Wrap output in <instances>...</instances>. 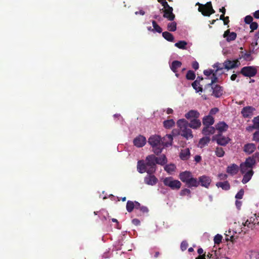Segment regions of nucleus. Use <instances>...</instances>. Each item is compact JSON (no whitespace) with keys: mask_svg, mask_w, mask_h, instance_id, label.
<instances>
[{"mask_svg":"<svg viewBox=\"0 0 259 259\" xmlns=\"http://www.w3.org/2000/svg\"><path fill=\"white\" fill-rule=\"evenodd\" d=\"M192 86L197 93L202 92L203 89L200 86V80L198 79L195 80L192 83Z\"/></svg>","mask_w":259,"mask_h":259,"instance_id":"obj_32","label":"nucleus"},{"mask_svg":"<svg viewBox=\"0 0 259 259\" xmlns=\"http://www.w3.org/2000/svg\"><path fill=\"white\" fill-rule=\"evenodd\" d=\"M240 73L246 77H251L254 76L257 73V69L253 66L243 67Z\"/></svg>","mask_w":259,"mask_h":259,"instance_id":"obj_6","label":"nucleus"},{"mask_svg":"<svg viewBox=\"0 0 259 259\" xmlns=\"http://www.w3.org/2000/svg\"><path fill=\"white\" fill-rule=\"evenodd\" d=\"M229 128L228 125L224 121H220L215 125V129L218 131V134L226 132Z\"/></svg>","mask_w":259,"mask_h":259,"instance_id":"obj_14","label":"nucleus"},{"mask_svg":"<svg viewBox=\"0 0 259 259\" xmlns=\"http://www.w3.org/2000/svg\"><path fill=\"white\" fill-rule=\"evenodd\" d=\"M245 166H247L250 168V170H253V166L255 164V160L253 157H249L246 159L245 161L242 163Z\"/></svg>","mask_w":259,"mask_h":259,"instance_id":"obj_23","label":"nucleus"},{"mask_svg":"<svg viewBox=\"0 0 259 259\" xmlns=\"http://www.w3.org/2000/svg\"><path fill=\"white\" fill-rule=\"evenodd\" d=\"M134 201L128 200L126 203V209L128 212H131L135 208Z\"/></svg>","mask_w":259,"mask_h":259,"instance_id":"obj_37","label":"nucleus"},{"mask_svg":"<svg viewBox=\"0 0 259 259\" xmlns=\"http://www.w3.org/2000/svg\"><path fill=\"white\" fill-rule=\"evenodd\" d=\"M253 170H249V171H248L246 173H244L243 174V177L242 180V183L244 184H246L247 182H248L250 179H251L253 175Z\"/></svg>","mask_w":259,"mask_h":259,"instance_id":"obj_28","label":"nucleus"},{"mask_svg":"<svg viewBox=\"0 0 259 259\" xmlns=\"http://www.w3.org/2000/svg\"><path fill=\"white\" fill-rule=\"evenodd\" d=\"M212 95L216 98L220 97L223 94V89L220 85L212 86Z\"/></svg>","mask_w":259,"mask_h":259,"instance_id":"obj_15","label":"nucleus"},{"mask_svg":"<svg viewBox=\"0 0 259 259\" xmlns=\"http://www.w3.org/2000/svg\"><path fill=\"white\" fill-rule=\"evenodd\" d=\"M222 235L220 234L216 235L213 239L214 244H219L222 242Z\"/></svg>","mask_w":259,"mask_h":259,"instance_id":"obj_48","label":"nucleus"},{"mask_svg":"<svg viewBox=\"0 0 259 259\" xmlns=\"http://www.w3.org/2000/svg\"><path fill=\"white\" fill-rule=\"evenodd\" d=\"M258 27V24L256 22H252L250 24V28L251 29V32L253 31L256 30Z\"/></svg>","mask_w":259,"mask_h":259,"instance_id":"obj_55","label":"nucleus"},{"mask_svg":"<svg viewBox=\"0 0 259 259\" xmlns=\"http://www.w3.org/2000/svg\"><path fill=\"white\" fill-rule=\"evenodd\" d=\"M218 177L221 180H225L227 179L228 176L225 174H220L218 175Z\"/></svg>","mask_w":259,"mask_h":259,"instance_id":"obj_61","label":"nucleus"},{"mask_svg":"<svg viewBox=\"0 0 259 259\" xmlns=\"http://www.w3.org/2000/svg\"><path fill=\"white\" fill-rule=\"evenodd\" d=\"M190 122H188V126L193 129H197L199 128L201 125V121L198 119H192L190 120Z\"/></svg>","mask_w":259,"mask_h":259,"instance_id":"obj_19","label":"nucleus"},{"mask_svg":"<svg viewBox=\"0 0 259 259\" xmlns=\"http://www.w3.org/2000/svg\"><path fill=\"white\" fill-rule=\"evenodd\" d=\"M192 173L189 171H185L180 173L179 174V178L181 181L185 183V184L186 183L192 178Z\"/></svg>","mask_w":259,"mask_h":259,"instance_id":"obj_13","label":"nucleus"},{"mask_svg":"<svg viewBox=\"0 0 259 259\" xmlns=\"http://www.w3.org/2000/svg\"><path fill=\"white\" fill-rule=\"evenodd\" d=\"M176 168V167L175 164H170L166 165L165 166L164 169L167 172L170 173L171 172L174 171L175 170Z\"/></svg>","mask_w":259,"mask_h":259,"instance_id":"obj_43","label":"nucleus"},{"mask_svg":"<svg viewBox=\"0 0 259 259\" xmlns=\"http://www.w3.org/2000/svg\"><path fill=\"white\" fill-rule=\"evenodd\" d=\"M188 246V243L186 241H183L181 244V249L182 251L185 250Z\"/></svg>","mask_w":259,"mask_h":259,"instance_id":"obj_56","label":"nucleus"},{"mask_svg":"<svg viewBox=\"0 0 259 259\" xmlns=\"http://www.w3.org/2000/svg\"><path fill=\"white\" fill-rule=\"evenodd\" d=\"M133 143L135 146L141 148L146 144V139L142 135H139L134 139Z\"/></svg>","mask_w":259,"mask_h":259,"instance_id":"obj_11","label":"nucleus"},{"mask_svg":"<svg viewBox=\"0 0 259 259\" xmlns=\"http://www.w3.org/2000/svg\"><path fill=\"white\" fill-rule=\"evenodd\" d=\"M204 5L200 6V7L198 8V10L199 12H201V14L203 15L205 12H208V10L207 9L206 7L203 6Z\"/></svg>","mask_w":259,"mask_h":259,"instance_id":"obj_53","label":"nucleus"},{"mask_svg":"<svg viewBox=\"0 0 259 259\" xmlns=\"http://www.w3.org/2000/svg\"><path fill=\"white\" fill-rule=\"evenodd\" d=\"M185 117L189 120L192 119H198L200 116V113L198 111L195 110H191L185 114Z\"/></svg>","mask_w":259,"mask_h":259,"instance_id":"obj_17","label":"nucleus"},{"mask_svg":"<svg viewBox=\"0 0 259 259\" xmlns=\"http://www.w3.org/2000/svg\"><path fill=\"white\" fill-rule=\"evenodd\" d=\"M167 29L169 31H175L177 29V23L172 22L167 24Z\"/></svg>","mask_w":259,"mask_h":259,"instance_id":"obj_42","label":"nucleus"},{"mask_svg":"<svg viewBox=\"0 0 259 259\" xmlns=\"http://www.w3.org/2000/svg\"><path fill=\"white\" fill-rule=\"evenodd\" d=\"M248 223H249V221L248 220V219L244 223L242 222V225L243 226V227H242L240 228V231H238L239 233H240L242 232H243L244 233H245L246 232V231H247V229L245 227H247L248 228H250L249 226Z\"/></svg>","mask_w":259,"mask_h":259,"instance_id":"obj_41","label":"nucleus"},{"mask_svg":"<svg viewBox=\"0 0 259 259\" xmlns=\"http://www.w3.org/2000/svg\"><path fill=\"white\" fill-rule=\"evenodd\" d=\"M240 171L242 174L246 173L248 171H249L250 168H249L247 166H245V165L243 163L240 164Z\"/></svg>","mask_w":259,"mask_h":259,"instance_id":"obj_50","label":"nucleus"},{"mask_svg":"<svg viewBox=\"0 0 259 259\" xmlns=\"http://www.w3.org/2000/svg\"><path fill=\"white\" fill-rule=\"evenodd\" d=\"M163 12V17L169 21H173L175 18V15L173 13V8L170 7L166 9H161Z\"/></svg>","mask_w":259,"mask_h":259,"instance_id":"obj_10","label":"nucleus"},{"mask_svg":"<svg viewBox=\"0 0 259 259\" xmlns=\"http://www.w3.org/2000/svg\"><path fill=\"white\" fill-rule=\"evenodd\" d=\"M244 190L243 189H240L239 192L236 194L235 198L236 199H241L243 198L244 195Z\"/></svg>","mask_w":259,"mask_h":259,"instance_id":"obj_52","label":"nucleus"},{"mask_svg":"<svg viewBox=\"0 0 259 259\" xmlns=\"http://www.w3.org/2000/svg\"><path fill=\"white\" fill-rule=\"evenodd\" d=\"M182 66V63L179 61H174L171 65H170V69L171 70L175 73H176V75L178 77L179 74L177 73V69L181 67Z\"/></svg>","mask_w":259,"mask_h":259,"instance_id":"obj_25","label":"nucleus"},{"mask_svg":"<svg viewBox=\"0 0 259 259\" xmlns=\"http://www.w3.org/2000/svg\"><path fill=\"white\" fill-rule=\"evenodd\" d=\"M187 42L185 40H180L175 44V46L182 50L187 49Z\"/></svg>","mask_w":259,"mask_h":259,"instance_id":"obj_35","label":"nucleus"},{"mask_svg":"<svg viewBox=\"0 0 259 259\" xmlns=\"http://www.w3.org/2000/svg\"><path fill=\"white\" fill-rule=\"evenodd\" d=\"M137 170L140 174L146 172L147 174L154 173L156 170V161L155 155L147 156L145 161L139 160L137 162Z\"/></svg>","mask_w":259,"mask_h":259,"instance_id":"obj_1","label":"nucleus"},{"mask_svg":"<svg viewBox=\"0 0 259 259\" xmlns=\"http://www.w3.org/2000/svg\"><path fill=\"white\" fill-rule=\"evenodd\" d=\"M196 75L195 72L192 70H189L186 75L188 80H193L195 78Z\"/></svg>","mask_w":259,"mask_h":259,"instance_id":"obj_39","label":"nucleus"},{"mask_svg":"<svg viewBox=\"0 0 259 259\" xmlns=\"http://www.w3.org/2000/svg\"><path fill=\"white\" fill-rule=\"evenodd\" d=\"M248 220L249 221L248 224H249V228L251 229H253L254 228V223L255 222H254V214H253V217H251L249 218V219H248Z\"/></svg>","mask_w":259,"mask_h":259,"instance_id":"obj_51","label":"nucleus"},{"mask_svg":"<svg viewBox=\"0 0 259 259\" xmlns=\"http://www.w3.org/2000/svg\"><path fill=\"white\" fill-rule=\"evenodd\" d=\"M162 36L167 41L173 42L174 41V37L173 35L168 31L162 32Z\"/></svg>","mask_w":259,"mask_h":259,"instance_id":"obj_34","label":"nucleus"},{"mask_svg":"<svg viewBox=\"0 0 259 259\" xmlns=\"http://www.w3.org/2000/svg\"><path fill=\"white\" fill-rule=\"evenodd\" d=\"M163 126L166 129L171 128L175 125V122L173 119H167L163 121Z\"/></svg>","mask_w":259,"mask_h":259,"instance_id":"obj_33","label":"nucleus"},{"mask_svg":"<svg viewBox=\"0 0 259 259\" xmlns=\"http://www.w3.org/2000/svg\"><path fill=\"white\" fill-rule=\"evenodd\" d=\"M186 185L188 188L197 187L199 185V182L198 181V180L196 178H193L192 176V178L186 183Z\"/></svg>","mask_w":259,"mask_h":259,"instance_id":"obj_24","label":"nucleus"},{"mask_svg":"<svg viewBox=\"0 0 259 259\" xmlns=\"http://www.w3.org/2000/svg\"><path fill=\"white\" fill-rule=\"evenodd\" d=\"M212 140L215 141L219 145L225 146L230 142L231 139L222 134H218L212 137Z\"/></svg>","mask_w":259,"mask_h":259,"instance_id":"obj_5","label":"nucleus"},{"mask_svg":"<svg viewBox=\"0 0 259 259\" xmlns=\"http://www.w3.org/2000/svg\"><path fill=\"white\" fill-rule=\"evenodd\" d=\"M173 141L172 136L171 135H166L163 137L162 142L164 143V147H167L168 145H171Z\"/></svg>","mask_w":259,"mask_h":259,"instance_id":"obj_29","label":"nucleus"},{"mask_svg":"<svg viewBox=\"0 0 259 259\" xmlns=\"http://www.w3.org/2000/svg\"><path fill=\"white\" fill-rule=\"evenodd\" d=\"M215 155L219 157H222L225 154V151L222 147H217L215 150Z\"/></svg>","mask_w":259,"mask_h":259,"instance_id":"obj_38","label":"nucleus"},{"mask_svg":"<svg viewBox=\"0 0 259 259\" xmlns=\"http://www.w3.org/2000/svg\"><path fill=\"white\" fill-rule=\"evenodd\" d=\"M192 67L195 70H197L199 68V64L197 61H194L192 64Z\"/></svg>","mask_w":259,"mask_h":259,"instance_id":"obj_62","label":"nucleus"},{"mask_svg":"<svg viewBox=\"0 0 259 259\" xmlns=\"http://www.w3.org/2000/svg\"><path fill=\"white\" fill-rule=\"evenodd\" d=\"M216 186L219 188H221L224 190H229L230 189V185L228 181H226L223 182H218L216 184Z\"/></svg>","mask_w":259,"mask_h":259,"instance_id":"obj_30","label":"nucleus"},{"mask_svg":"<svg viewBox=\"0 0 259 259\" xmlns=\"http://www.w3.org/2000/svg\"><path fill=\"white\" fill-rule=\"evenodd\" d=\"M204 6H205V7H206L207 9L208 10V12H207V13L205 12L204 14H203V16L209 17L211 14H213L215 13V11L212 8L211 2H207L205 4H204Z\"/></svg>","mask_w":259,"mask_h":259,"instance_id":"obj_26","label":"nucleus"},{"mask_svg":"<svg viewBox=\"0 0 259 259\" xmlns=\"http://www.w3.org/2000/svg\"><path fill=\"white\" fill-rule=\"evenodd\" d=\"M163 183L165 186L169 187L174 190H178L182 186L180 181L174 180L171 177H166L163 180Z\"/></svg>","mask_w":259,"mask_h":259,"instance_id":"obj_4","label":"nucleus"},{"mask_svg":"<svg viewBox=\"0 0 259 259\" xmlns=\"http://www.w3.org/2000/svg\"><path fill=\"white\" fill-rule=\"evenodd\" d=\"M191 194V191L190 189L187 188H185L182 189L180 193V195L181 196H184L185 195H190Z\"/></svg>","mask_w":259,"mask_h":259,"instance_id":"obj_49","label":"nucleus"},{"mask_svg":"<svg viewBox=\"0 0 259 259\" xmlns=\"http://www.w3.org/2000/svg\"><path fill=\"white\" fill-rule=\"evenodd\" d=\"M252 122L253 128L254 129H259V115L253 118Z\"/></svg>","mask_w":259,"mask_h":259,"instance_id":"obj_44","label":"nucleus"},{"mask_svg":"<svg viewBox=\"0 0 259 259\" xmlns=\"http://www.w3.org/2000/svg\"><path fill=\"white\" fill-rule=\"evenodd\" d=\"M134 202L135 204V209L136 210H138L139 208L141 206L140 203L136 201H134Z\"/></svg>","mask_w":259,"mask_h":259,"instance_id":"obj_64","label":"nucleus"},{"mask_svg":"<svg viewBox=\"0 0 259 259\" xmlns=\"http://www.w3.org/2000/svg\"><path fill=\"white\" fill-rule=\"evenodd\" d=\"M215 130V127L211 126H204L202 129V133L205 136L208 137V136L214 134Z\"/></svg>","mask_w":259,"mask_h":259,"instance_id":"obj_21","label":"nucleus"},{"mask_svg":"<svg viewBox=\"0 0 259 259\" xmlns=\"http://www.w3.org/2000/svg\"><path fill=\"white\" fill-rule=\"evenodd\" d=\"M255 108L251 106H246L242 108L241 114L244 118H251L253 114Z\"/></svg>","mask_w":259,"mask_h":259,"instance_id":"obj_9","label":"nucleus"},{"mask_svg":"<svg viewBox=\"0 0 259 259\" xmlns=\"http://www.w3.org/2000/svg\"><path fill=\"white\" fill-rule=\"evenodd\" d=\"M198 182H199V185L202 187L208 188L210 184L211 180L210 177L205 175L199 177L198 178Z\"/></svg>","mask_w":259,"mask_h":259,"instance_id":"obj_12","label":"nucleus"},{"mask_svg":"<svg viewBox=\"0 0 259 259\" xmlns=\"http://www.w3.org/2000/svg\"><path fill=\"white\" fill-rule=\"evenodd\" d=\"M152 23L153 27V29L152 30V31H155L158 33L162 32V28L157 24L155 21L153 20Z\"/></svg>","mask_w":259,"mask_h":259,"instance_id":"obj_40","label":"nucleus"},{"mask_svg":"<svg viewBox=\"0 0 259 259\" xmlns=\"http://www.w3.org/2000/svg\"><path fill=\"white\" fill-rule=\"evenodd\" d=\"M154 173L147 174L144 178V183L148 185L154 186L158 182L157 178L153 175Z\"/></svg>","mask_w":259,"mask_h":259,"instance_id":"obj_8","label":"nucleus"},{"mask_svg":"<svg viewBox=\"0 0 259 259\" xmlns=\"http://www.w3.org/2000/svg\"><path fill=\"white\" fill-rule=\"evenodd\" d=\"M156 158V164L163 165L166 164L167 162V158L165 155L163 154L159 157H157L155 156Z\"/></svg>","mask_w":259,"mask_h":259,"instance_id":"obj_31","label":"nucleus"},{"mask_svg":"<svg viewBox=\"0 0 259 259\" xmlns=\"http://www.w3.org/2000/svg\"><path fill=\"white\" fill-rule=\"evenodd\" d=\"M223 37L226 38L228 42L235 40L237 37V34L234 32H230V30L228 29L224 32Z\"/></svg>","mask_w":259,"mask_h":259,"instance_id":"obj_16","label":"nucleus"},{"mask_svg":"<svg viewBox=\"0 0 259 259\" xmlns=\"http://www.w3.org/2000/svg\"><path fill=\"white\" fill-rule=\"evenodd\" d=\"M256 149V146L253 143H248L244 146L243 151L248 154L253 153Z\"/></svg>","mask_w":259,"mask_h":259,"instance_id":"obj_20","label":"nucleus"},{"mask_svg":"<svg viewBox=\"0 0 259 259\" xmlns=\"http://www.w3.org/2000/svg\"><path fill=\"white\" fill-rule=\"evenodd\" d=\"M253 140L259 142V131L255 132L253 135Z\"/></svg>","mask_w":259,"mask_h":259,"instance_id":"obj_58","label":"nucleus"},{"mask_svg":"<svg viewBox=\"0 0 259 259\" xmlns=\"http://www.w3.org/2000/svg\"><path fill=\"white\" fill-rule=\"evenodd\" d=\"M213 70L212 69H208V70H204L203 71V73L205 76H208L210 75L211 74H212L213 73Z\"/></svg>","mask_w":259,"mask_h":259,"instance_id":"obj_60","label":"nucleus"},{"mask_svg":"<svg viewBox=\"0 0 259 259\" xmlns=\"http://www.w3.org/2000/svg\"><path fill=\"white\" fill-rule=\"evenodd\" d=\"M214 118L210 115L205 116L203 118L202 123L204 126H209L214 123Z\"/></svg>","mask_w":259,"mask_h":259,"instance_id":"obj_22","label":"nucleus"},{"mask_svg":"<svg viewBox=\"0 0 259 259\" xmlns=\"http://www.w3.org/2000/svg\"><path fill=\"white\" fill-rule=\"evenodd\" d=\"M138 210L143 214L148 212V208L144 206H141Z\"/></svg>","mask_w":259,"mask_h":259,"instance_id":"obj_59","label":"nucleus"},{"mask_svg":"<svg viewBox=\"0 0 259 259\" xmlns=\"http://www.w3.org/2000/svg\"><path fill=\"white\" fill-rule=\"evenodd\" d=\"M159 3L161 4V5L163 7L162 9H166L170 7V6L168 4L167 2L163 0H161V2H159Z\"/></svg>","mask_w":259,"mask_h":259,"instance_id":"obj_57","label":"nucleus"},{"mask_svg":"<svg viewBox=\"0 0 259 259\" xmlns=\"http://www.w3.org/2000/svg\"><path fill=\"white\" fill-rule=\"evenodd\" d=\"M211 80V82L208 84V86L212 85L213 83L218 82V78L217 76V72H214L213 73H212Z\"/></svg>","mask_w":259,"mask_h":259,"instance_id":"obj_45","label":"nucleus"},{"mask_svg":"<svg viewBox=\"0 0 259 259\" xmlns=\"http://www.w3.org/2000/svg\"><path fill=\"white\" fill-rule=\"evenodd\" d=\"M242 54V57L246 61H251L252 60V57L251 56V53H245L243 52H241Z\"/></svg>","mask_w":259,"mask_h":259,"instance_id":"obj_47","label":"nucleus"},{"mask_svg":"<svg viewBox=\"0 0 259 259\" xmlns=\"http://www.w3.org/2000/svg\"><path fill=\"white\" fill-rule=\"evenodd\" d=\"M210 141V138L209 137L205 136L200 139L199 144L200 147H203L207 145Z\"/></svg>","mask_w":259,"mask_h":259,"instance_id":"obj_36","label":"nucleus"},{"mask_svg":"<svg viewBox=\"0 0 259 259\" xmlns=\"http://www.w3.org/2000/svg\"><path fill=\"white\" fill-rule=\"evenodd\" d=\"M177 124L180 128V135L187 140L193 138L192 130L188 126V121L185 119H181L178 120Z\"/></svg>","mask_w":259,"mask_h":259,"instance_id":"obj_3","label":"nucleus"},{"mask_svg":"<svg viewBox=\"0 0 259 259\" xmlns=\"http://www.w3.org/2000/svg\"><path fill=\"white\" fill-rule=\"evenodd\" d=\"M252 21L253 18L250 15H247L244 18V22L246 24H250L252 22Z\"/></svg>","mask_w":259,"mask_h":259,"instance_id":"obj_54","label":"nucleus"},{"mask_svg":"<svg viewBox=\"0 0 259 259\" xmlns=\"http://www.w3.org/2000/svg\"><path fill=\"white\" fill-rule=\"evenodd\" d=\"M148 142L152 147L153 152L156 155L160 154L164 147L161 137L158 135H153L150 137Z\"/></svg>","mask_w":259,"mask_h":259,"instance_id":"obj_2","label":"nucleus"},{"mask_svg":"<svg viewBox=\"0 0 259 259\" xmlns=\"http://www.w3.org/2000/svg\"><path fill=\"white\" fill-rule=\"evenodd\" d=\"M190 155V150L188 148H186L181 150L180 154V157L183 160H186L189 158Z\"/></svg>","mask_w":259,"mask_h":259,"instance_id":"obj_27","label":"nucleus"},{"mask_svg":"<svg viewBox=\"0 0 259 259\" xmlns=\"http://www.w3.org/2000/svg\"><path fill=\"white\" fill-rule=\"evenodd\" d=\"M239 171V167L238 166L235 164H232L230 165H229L227 167L226 171L227 173L231 175H235L237 174Z\"/></svg>","mask_w":259,"mask_h":259,"instance_id":"obj_18","label":"nucleus"},{"mask_svg":"<svg viewBox=\"0 0 259 259\" xmlns=\"http://www.w3.org/2000/svg\"><path fill=\"white\" fill-rule=\"evenodd\" d=\"M132 223L135 226H138L140 224V221L137 219H134L132 220Z\"/></svg>","mask_w":259,"mask_h":259,"instance_id":"obj_63","label":"nucleus"},{"mask_svg":"<svg viewBox=\"0 0 259 259\" xmlns=\"http://www.w3.org/2000/svg\"><path fill=\"white\" fill-rule=\"evenodd\" d=\"M213 67L214 68H216V70L215 71V72H217L219 71H222L223 70V69H225L224 66V63L223 64L217 63L214 64Z\"/></svg>","mask_w":259,"mask_h":259,"instance_id":"obj_46","label":"nucleus"},{"mask_svg":"<svg viewBox=\"0 0 259 259\" xmlns=\"http://www.w3.org/2000/svg\"><path fill=\"white\" fill-rule=\"evenodd\" d=\"M240 64V63L238 59L233 61L227 59L224 62V68L227 70L236 68L238 67Z\"/></svg>","mask_w":259,"mask_h":259,"instance_id":"obj_7","label":"nucleus"}]
</instances>
